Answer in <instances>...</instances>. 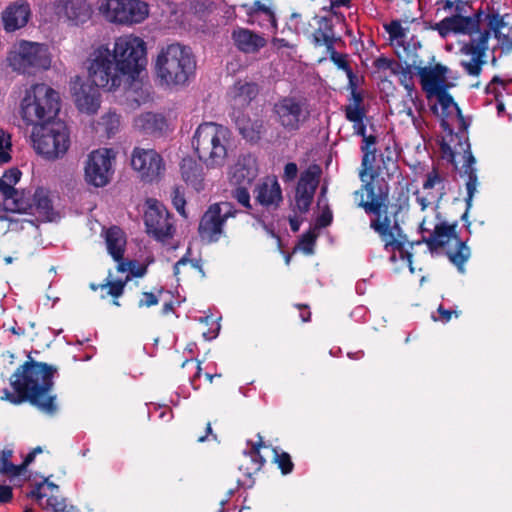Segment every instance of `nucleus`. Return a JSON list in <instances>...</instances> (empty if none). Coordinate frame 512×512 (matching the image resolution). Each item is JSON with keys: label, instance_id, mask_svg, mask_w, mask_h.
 <instances>
[{"label": "nucleus", "instance_id": "f257e3e1", "mask_svg": "<svg viewBox=\"0 0 512 512\" xmlns=\"http://www.w3.org/2000/svg\"><path fill=\"white\" fill-rule=\"evenodd\" d=\"M88 77L97 87L115 91L126 80H136L147 64L146 42L134 34L117 37L111 50L100 44L85 62Z\"/></svg>", "mask_w": 512, "mask_h": 512}, {"label": "nucleus", "instance_id": "f03ea898", "mask_svg": "<svg viewBox=\"0 0 512 512\" xmlns=\"http://www.w3.org/2000/svg\"><path fill=\"white\" fill-rule=\"evenodd\" d=\"M56 368L45 363L27 361L10 379L14 393L4 389L1 399L13 404L29 400L41 411L52 414L56 411L55 398L49 392L53 386Z\"/></svg>", "mask_w": 512, "mask_h": 512}, {"label": "nucleus", "instance_id": "7ed1b4c3", "mask_svg": "<svg viewBox=\"0 0 512 512\" xmlns=\"http://www.w3.org/2000/svg\"><path fill=\"white\" fill-rule=\"evenodd\" d=\"M385 29L397 56L400 59L412 61L413 70L428 96L444 91L448 68L441 64L423 65L421 60H417V51L421 47L420 41L410 33L408 27H404L400 22L392 21L385 26Z\"/></svg>", "mask_w": 512, "mask_h": 512}, {"label": "nucleus", "instance_id": "20e7f679", "mask_svg": "<svg viewBox=\"0 0 512 512\" xmlns=\"http://www.w3.org/2000/svg\"><path fill=\"white\" fill-rule=\"evenodd\" d=\"M196 69V60L187 46L172 43L162 47L156 57L155 73L160 85H185Z\"/></svg>", "mask_w": 512, "mask_h": 512}, {"label": "nucleus", "instance_id": "39448f33", "mask_svg": "<svg viewBox=\"0 0 512 512\" xmlns=\"http://www.w3.org/2000/svg\"><path fill=\"white\" fill-rule=\"evenodd\" d=\"M192 145L206 167L219 168L231 151V133L222 125L206 122L196 129Z\"/></svg>", "mask_w": 512, "mask_h": 512}, {"label": "nucleus", "instance_id": "423d86ee", "mask_svg": "<svg viewBox=\"0 0 512 512\" xmlns=\"http://www.w3.org/2000/svg\"><path fill=\"white\" fill-rule=\"evenodd\" d=\"M59 110V93L45 83L26 88L19 104L21 119L33 127L50 122Z\"/></svg>", "mask_w": 512, "mask_h": 512}, {"label": "nucleus", "instance_id": "0eeeda50", "mask_svg": "<svg viewBox=\"0 0 512 512\" xmlns=\"http://www.w3.org/2000/svg\"><path fill=\"white\" fill-rule=\"evenodd\" d=\"M426 228L419 229L422 234V242L428 246L431 252L443 251L463 273V265L470 256V250L457 236L456 225H450L442 221L440 217L436 219L431 228Z\"/></svg>", "mask_w": 512, "mask_h": 512}, {"label": "nucleus", "instance_id": "6e6552de", "mask_svg": "<svg viewBox=\"0 0 512 512\" xmlns=\"http://www.w3.org/2000/svg\"><path fill=\"white\" fill-rule=\"evenodd\" d=\"M380 174V167L374 165V156L367 153L362 157L361 169L359 171V178L362 182V188L355 191V200L358 205L362 207L366 213L375 215L374 219L380 217H389L383 213L384 202L387 197V187L382 184L378 176Z\"/></svg>", "mask_w": 512, "mask_h": 512}, {"label": "nucleus", "instance_id": "1a4fd4ad", "mask_svg": "<svg viewBox=\"0 0 512 512\" xmlns=\"http://www.w3.org/2000/svg\"><path fill=\"white\" fill-rule=\"evenodd\" d=\"M30 138L34 151L49 161L63 158L71 145L69 129L60 121L33 127Z\"/></svg>", "mask_w": 512, "mask_h": 512}, {"label": "nucleus", "instance_id": "9d476101", "mask_svg": "<svg viewBox=\"0 0 512 512\" xmlns=\"http://www.w3.org/2000/svg\"><path fill=\"white\" fill-rule=\"evenodd\" d=\"M370 227L379 235L384 243L385 251L391 254L390 261L392 263L401 261V267L407 266L413 272L412 253L410 251L413 244L407 240L398 222L391 217H380L372 219Z\"/></svg>", "mask_w": 512, "mask_h": 512}, {"label": "nucleus", "instance_id": "9b49d317", "mask_svg": "<svg viewBox=\"0 0 512 512\" xmlns=\"http://www.w3.org/2000/svg\"><path fill=\"white\" fill-rule=\"evenodd\" d=\"M9 65L19 73H31L36 69H48L51 58L48 48L39 43L20 41L14 44L7 57Z\"/></svg>", "mask_w": 512, "mask_h": 512}, {"label": "nucleus", "instance_id": "f8f14e48", "mask_svg": "<svg viewBox=\"0 0 512 512\" xmlns=\"http://www.w3.org/2000/svg\"><path fill=\"white\" fill-rule=\"evenodd\" d=\"M116 152L110 148H98L91 151L83 164L84 180L93 187L107 186L114 175Z\"/></svg>", "mask_w": 512, "mask_h": 512}, {"label": "nucleus", "instance_id": "ddd939ff", "mask_svg": "<svg viewBox=\"0 0 512 512\" xmlns=\"http://www.w3.org/2000/svg\"><path fill=\"white\" fill-rule=\"evenodd\" d=\"M99 10L107 21L125 25L141 23L149 15L147 3L141 0H102Z\"/></svg>", "mask_w": 512, "mask_h": 512}, {"label": "nucleus", "instance_id": "4468645a", "mask_svg": "<svg viewBox=\"0 0 512 512\" xmlns=\"http://www.w3.org/2000/svg\"><path fill=\"white\" fill-rule=\"evenodd\" d=\"M236 211L229 202H221L211 205L204 213L200 225L199 234L207 242L217 241L223 233L225 221L235 216Z\"/></svg>", "mask_w": 512, "mask_h": 512}, {"label": "nucleus", "instance_id": "2eb2a0df", "mask_svg": "<svg viewBox=\"0 0 512 512\" xmlns=\"http://www.w3.org/2000/svg\"><path fill=\"white\" fill-rule=\"evenodd\" d=\"M144 222L147 233L159 241H165L173 235V225L165 206L156 199L146 201Z\"/></svg>", "mask_w": 512, "mask_h": 512}, {"label": "nucleus", "instance_id": "dca6fc26", "mask_svg": "<svg viewBox=\"0 0 512 512\" xmlns=\"http://www.w3.org/2000/svg\"><path fill=\"white\" fill-rule=\"evenodd\" d=\"M131 166L138 172L141 179L148 182L157 180L165 171L163 158L154 149L134 148Z\"/></svg>", "mask_w": 512, "mask_h": 512}, {"label": "nucleus", "instance_id": "f3484780", "mask_svg": "<svg viewBox=\"0 0 512 512\" xmlns=\"http://www.w3.org/2000/svg\"><path fill=\"white\" fill-rule=\"evenodd\" d=\"M69 88L73 102L81 113L93 115L99 110L101 95L97 86L89 84L80 76H75L70 80Z\"/></svg>", "mask_w": 512, "mask_h": 512}, {"label": "nucleus", "instance_id": "a211bd4d", "mask_svg": "<svg viewBox=\"0 0 512 512\" xmlns=\"http://www.w3.org/2000/svg\"><path fill=\"white\" fill-rule=\"evenodd\" d=\"M488 39L489 33H478L476 38L462 45L460 53L463 58L460 64L468 75H480L482 66L486 63L485 52Z\"/></svg>", "mask_w": 512, "mask_h": 512}, {"label": "nucleus", "instance_id": "6ab92c4d", "mask_svg": "<svg viewBox=\"0 0 512 512\" xmlns=\"http://www.w3.org/2000/svg\"><path fill=\"white\" fill-rule=\"evenodd\" d=\"M278 122L287 130H297L306 121L309 111L305 103L293 97H284L274 106Z\"/></svg>", "mask_w": 512, "mask_h": 512}, {"label": "nucleus", "instance_id": "aec40b11", "mask_svg": "<svg viewBox=\"0 0 512 512\" xmlns=\"http://www.w3.org/2000/svg\"><path fill=\"white\" fill-rule=\"evenodd\" d=\"M460 149L463 153L460 151H457L456 148H452L446 144L442 146L443 152L449 156L450 161L457 165L461 160L464 161L463 164V172L465 175H467V181H466V190H467V205L470 206V203L472 201V198L476 192L477 189V176L475 173V169L473 165L475 164V158L472 156L470 152V147L467 143L460 144Z\"/></svg>", "mask_w": 512, "mask_h": 512}, {"label": "nucleus", "instance_id": "412c9836", "mask_svg": "<svg viewBox=\"0 0 512 512\" xmlns=\"http://www.w3.org/2000/svg\"><path fill=\"white\" fill-rule=\"evenodd\" d=\"M320 168L317 165L310 166L300 176L296 187L295 205L299 212L308 211L319 183Z\"/></svg>", "mask_w": 512, "mask_h": 512}, {"label": "nucleus", "instance_id": "4be33fe9", "mask_svg": "<svg viewBox=\"0 0 512 512\" xmlns=\"http://www.w3.org/2000/svg\"><path fill=\"white\" fill-rule=\"evenodd\" d=\"M56 491H58V486L45 479L36 485L29 496L36 500L44 512H75L73 507L67 508L65 499L54 495Z\"/></svg>", "mask_w": 512, "mask_h": 512}, {"label": "nucleus", "instance_id": "5701e85b", "mask_svg": "<svg viewBox=\"0 0 512 512\" xmlns=\"http://www.w3.org/2000/svg\"><path fill=\"white\" fill-rule=\"evenodd\" d=\"M436 29L442 37H446L451 32H454L467 34L470 36V40L476 38L478 33H489V31L479 28L478 19L462 15L444 18L436 25Z\"/></svg>", "mask_w": 512, "mask_h": 512}, {"label": "nucleus", "instance_id": "b1692460", "mask_svg": "<svg viewBox=\"0 0 512 512\" xmlns=\"http://www.w3.org/2000/svg\"><path fill=\"white\" fill-rule=\"evenodd\" d=\"M54 10L59 19L76 25L87 22L92 15V8L87 0H57Z\"/></svg>", "mask_w": 512, "mask_h": 512}, {"label": "nucleus", "instance_id": "393cba45", "mask_svg": "<svg viewBox=\"0 0 512 512\" xmlns=\"http://www.w3.org/2000/svg\"><path fill=\"white\" fill-rule=\"evenodd\" d=\"M414 197L415 205L422 214L419 229L431 228L436 219L440 218L439 204L442 196H439L438 193H427L417 190L414 193Z\"/></svg>", "mask_w": 512, "mask_h": 512}, {"label": "nucleus", "instance_id": "a878e982", "mask_svg": "<svg viewBox=\"0 0 512 512\" xmlns=\"http://www.w3.org/2000/svg\"><path fill=\"white\" fill-rule=\"evenodd\" d=\"M435 96L437 97V103L434 105V112L442 118V128L452 133L453 126L456 123L461 124L463 122L461 111L453 98L445 91Z\"/></svg>", "mask_w": 512, "mask_h": 512}, {"label": "nucleus", "instance_id": "bb28decb", "mask_svg": "<svg viewBox=\"0 0 512 512\" xmlns=\"http://www.w3.org/2000/svg\"><path fill=\"white\" fill-rule=\"evenodd\" d=\"M258 175L255 157L242 155L230 169V180L236 185H250Z\"/></svg>", "mask_w": 512, "mask_h": 512}, {"label": "nucleus", "instance_id": "cd10ccee", "mask_svg": "<svg viewBox=\"0 0 512 512\" xmlns=\"http://www.w3.org/2000/svg\"><path fill=\"white\" fill-rule=\"evenodd\" d=\"M234 45L247 54H253L266 46V39L261 35L242 27H237L231 34Z\"/></svg>", "mask_w": 512, "mask_h": 512}, {"label": "nucleus", "instance_id": "c85d7f7f", "mask_svg": "<svg viewBox=\"0 0 512 512\" xmlns=\"http://www.w3.org/2000/svg\"><path fill=\"white\" fill-rule=\"evenodd\" d=\"M30 17V7L26 2L17 1L10 4L2 14L6 31L12 32L24 27Z\"/></svg>", "mask_w": 512, "mask_h": 512}, {"label": "nucleus", "instance_id": "c756f323", "mask_svg": "<svg viewBox=\"0 0 512 512\" xmlns=\"http://www.w3.org/2000/svg\"><path fill=\"white\" fill-rule=\"evenodd\" d=\"M512 17L508 14L501 16L491 14L488 16L489 31L493 32L494 37L502 47H512Z\"/></svg>", "mask_w": 512, "mask_h": 512}, {"label": "nucleus", "instance_id": "7c9ffc66", "mask_svg": "<svg viewBox=\"0 0 512 512\" xmlns=\"http://www.w3.org/2000/svg\"><path fill=\"white\" fill-rule=\"evenodd\" d=\"M259 439L257 443L248 442L249 449L244 450L239 464V470L249 477L258 472L265 462L259 452L263 445L261 437Z\"/></svg>", "mask_w": 512, "mask_h": 512}, {"label": "nucleus", "instance_id": "2f4dec72", "mask_svg": "<svg viewBox=\"0 0 512 512\" xmlns=\"http://www.w3.org/2000/svg\"><path fill=\"white\" fill-rule=\"evenodd\" d=\"M256 200L263 206H277L282 200L280 185L276 179L267 178L256 188Z\"/></svg>", "mask_w": 512, "mask_h": 512}, {"label": "nucleus", "instance_id": "473e14b6", "mask_svg": "<svg viewBox=\"0 0 512 512\" xmlns=\"http://www.w3.org/2000/svg\"><path fill=\"white\" fill-rule=\"evenodd\" d=\"M258 94V86L255 83L238 81L229 90L230 102L234 107L242 108L248 105Z\"/></svg>", "mask_w": 512, "mask_h": 512}, {"label": "nucleus", "instance_id": "72a5a7b5", "mask_svg": "<svg viewBox=\"0 0 512 512\" xmlns=\"http://www.w3.org/2000/svg\"><path fill=\"white\" fill-rule=\"evenodd\" d=\"M247 14L249 16L250 23H257L259 26L263 28H267L268 26H270L273 29V31L276 32V17L273 10L269 6L259 1H256L254 5L249 9Z\"/></svg>", "mask_w": 512, "mask_h": 512}, {"label": "nucleus", "instance_id": "f704fd0d", "mask_svg": "<svg viewBox=\"0 0 512 512\" xmlns=\"http://www.w3.org/2000/svg\"><path fill=\"white\" fill-rule=\"evenodd\" d=\"M34 210L31 214H37L46 221H54L58 215L53 210L48 192L44 189H37L33 195Z\"/></svg>", "mask_w": 512, "mask_h": 512}, {"label": "nucleus", "instance_id": "c9c22d12", "mask_svg": "<svg viewBox=\"0 0 512 512\" xmlns=\"http://www.w3.org/2000/svg\"><path fill=\"white\" fill-rule=\"evenodd\" d=\"M181 174L183 180L195 190L203 188V169L191 158H185L181 162Z\"/></svg>", "mask_w": 512, "mask_h": 512}, {"label": "nucleus", "instance_id": "e433bc0d", "mask_svg": "<svg viewBox=\"0 0 512 512\" xmlns=\"http://www.w3.org/2000/svg\"><path fill=\"white\" fill-rule=\"evenodd\" d=\"M105 239L109 254L115 261H121L126 245L124 232L118 227H111L106 231Z\"/></svg>", "mask_w": 512, "mask_h": 512}, {"label": "nucleus", "instance_id": "4c0bfd02", "mask_svg": "<svg viewBox=\"0 0 512 512\" xmlns=\"http://www.w3.org/2000/svg\"><path fill=\"white\" fill-rule=\"evenodd\" d=\"M134 125L136 128L147 133H154L156 131H161L164 128L165 120L159 114L147 112L139 115L134 120Z\"/></svg>", "mask_w": 512, "mask_h": 512}, {"label": "nucleus", "instance_id": "58836bf2", "mask_svg": "<svg viewBox=\"0 0 512 512\" xmlns=\"http://www.w3.org/2000/svg\"><path fill=\"white\" fill-rule=\"evenodd\" d=\"M6 207L18 213L31 214L34 210L33 197L31 198L30 193L14 191V194L5 201Z\"/></svg>", "mask_w": 512, "mask_h": 512}, {"label": "nucleus", "instance_id": "ea45409f", "mask_svg": "<svg viewBox=\"0 0 512 512\" xmlns=\"http://www.w3.org/2000/svg\"><path fill=\"white\" fill-rule=\"evenodd\" d=\"M379 67H387L391 68L393 73L397 74L399 76L400 83L404 86V88L408 91V95L412 98V92H413V82H412V70L413 66L412 64L407 67V69L399 67V65H396V67H392V62L381 58L377 60Z\"/></svg>", "mask_w": 512, "mask_h": 512}, {"label": "nucleus", "instance_id": "a19ab883", "mask_svg": "<svg viewBox=\"0 0 512 512\" xmlns=\"http://www.w3.org/2000/svg\"><path fill=\"white\" fill-rule=\"evenodd\" d=\"M119 127L120 116L116 112L109 110L96 122L95 130L111 136L118 131Z\"/></svg>", "mask_w": 512, "mask_h": 512}, {"label": "nucleus", "instance_id": "79ce46f5", "mask_svg": "<svg viewBox=\"0 0 512 512\" xmlns=\"http://www.w3.org/2000/svg\"><path fill=\"white\" fill-rule=\"evenodd\" d=\"M314 43L318 46H325L327 50H332L334 47V33L332 28L327 22L323 23L313 34Z\"/></svg>", "mask_w": 512, "mask_h": 512}, {"label": "nucleus", "instance_id": "37998d69", "mask_svg": "<svg viewBox=\"0 0 512 512\" xmlns=\"http://www.w3.org/2000/svg\"><path fill=\"white\" fill-rule=\"evenodd\" d=\"M419 190L427 193H438L439 196L443 197V178L439 175V173L436 170H432L427 174L426 180L424 181L422 188Z\"/></svg>", "mask_w": 512, "mask_h": 512}, {"label": "nucleus", "instance_id": "c03bdc74", "mask_svg": "<svg viewBox=\"0 0 512 512\" xmlns=\"http://www.w3.org/2000/svg\"><path fill=\"white\" fill-rule=\"evenodd\" d=\"M12 143L9 133L0 128V163H8L11 160Z\"/></svg>", "mask_w": 512, "mask_h": 512}, {"label": "nucleus", "instance_id": "a18cd8bd", "mask_svg": "<svg viewBox=\"0 0 512 512\" xmlns=\"http://www.w3.org/2000/svg\"><path fill=\"white\" fill-rule=\"evenodd\" d=\"M327 52L330 54V59L334 62V64L337 65L338 68L345 71L347 77L350 79V81H352L353 72L346 61V56L337 53L334 47H332V50H327Z\"/></svg>", "mask_w": 512, "mask_h": 512}, {"label": "nucleus", "instance_id": "49530a36", "mask_svg": "<svg viewBox=\"0 0 512 512\" xmlns=\"http://www.w3.org/2000/svg\"><path fill=\"white\" fill-rule=\"evenodd\" d=\"M346 118L353 123H360L365 116V112L358 104H349L345 109Z\"/></svg>", "mask_w": 512, "mask_h": 512}, {"label": "nucleus", "instance_id": "de8ad7c7", "mask_svg": "<svg viewBox=\"0 0 512 512\" xmlns=\"http://www.w3.org/2000/svg\"><path fill=\"white\" fill-rule=\"evenodd\" d=\"M275 453V461L278 463L279 468L281 469L283 474H288L293 469V463L291 461L290 455L288 453H278L277 450H274Z\"/></svg>", "mask_w": 512, "mask_h": 512}, {"label": "nucleus", "instance_id": "09e8293b", "mask_svg": "<svg viewBox=\"0 0 512 512\" xmlns=\"http://www.w3.org/2000/svg\"><path fill=\"white\" fill-rule=\"evenodd\" d=\"M172 203L175 207V209L178 211V213L183 216L187 217L186 211H185V198L184 193L180 188H175L172 192Z\"/></svg>", "mask_w": 512, "mask_h": 512}, {"label": "nucleus", "instance_id": "8fccbe9b", "mask_svg": "<svg viewBox=\"0 0 512 512\" xmlns=\"http://www.w3.org/2000/svg\"><path fill=\"white\" fill-rule=\"evenodd\" d=\"M248 185H238L233 192V198L245 208H250V194L247 190Z\"/></svg>", "mask_w": 512, "mask_h": 512}, {"label": "nucleus", "instance_id": "3c124183", "mask_svg": "<svg viewBox=\"0 0 512 512\" xmlns=\"http://www.w3.org/2000/svg\"><path fill=\"white\" fill-rule=\"evenodd\" d=\"M118 271L127 272L129 271L133 276L141 277L145 274V268L139 267L133 261L120 262L118 261Z\"/></svg>", "mask_w": 512, "mask_h": 512}, {"label": "nucleus", "instance_id": "603ef678", "mask_svg": "<svg viewBox=\"0 0 512 512\" xmlns=\"http://www.w3.org/2000/svg\"><path fill=\"white\" fill-rule=\"evenodd\" d=\"M22 470V466L14 465L8 460H2L0 463V473L2 474L17 476L22 472Z\"/></svg>", "mask_w": 512, "mask_h": 512}, {"label": "nucleus", "instance_id": "864d4df0", "mask_svg": "<svg viewBox=\"0 0 512 512\" xmlns=\"http://www.w3.org/2000/svg\"><path fill=\"white\" fill-rule=\"evenodd\" d=\"M20 178L21 172L17 168L9 169L2 176V179L11 187H14L19 182Z\"/></svg>", "mask_w": 512, "mask_h": 512}, {"label": "nucleus", "instance_id": "5fc2aeb1", "mask_svg": "<svg viewBox=\"0 0 512 512\" xmlns=\"http://www.w3.org/2000/svg\"><path fill=\"white\" fill-rule=\"evenodd\" d=\"M363 142H364V145L361 147L362 151H363V157L367 154V153H370L374 156V164L376 163V150L374 148V144H375V137L374 136H366L364 134L363 136Z\"/></svg>", "mask_w": 512, "mask_h": 512}, {"label": "nucleus", "instance_id": "6e6d98bb", "mask_svg": "<svg viewBox=\"0 0 512 512\" xmlns=\"http://www.w3.org/2000/svg\"><path fill=\"white\" fill-rule=\"evenodd\" d=\"M130 279L129 276L126 277L125 281H114L109 283V294L114 297H119L122 295L125 283Z\"/></svg>", "mask_w": 512, "mask_h": 512}, {"label": "nucleus", "instance_id": "4d7b16f0", "mask_svg": "<svg viewBox=\"0 0 512 512\" xmlns=\"http://www.w3.org/2000/svg\"><path fill=\"white\" fill-rule=\"evenodd\" d=\"M315 237L312 234H307L303 236L300 242V249L305 254L313 253V245H314Z\"/></svg>", "mask_w": 512, "mask_h": 512}, {"label": "nucleus", "instance_id": "13d9d810", "mask_svg": "<svg viewBox=\"0 0 512 512\" xmlns=\"http://www.w3.org/2000/svg\"><path fill=\"white\" fill-rule=\"evenodd\" d=\"M332 212L328 207H325L317 218V225L319 227H326L332 222Z\"/></svg>", "mask_w": 512, "mask_h": 512}, {"label": "nucleus", "instance_id": "bf43d9fd", "mask_svg": "<svg viewBox=\"0 0 512 512\" xmlns=\"http://www.w3.org/2000/svg\"><path fill=\"white\" fill-rule=\"evenodd\" d=\"M298 168L295 163H288L285 165L283 179L284 181H292L296 178Z\"/></svg>", "mask_w": 512, "mask_h": 512}, {"label": "nucleus", "instance_id": "052dcab7", "mask_svg": "<svg viewBox=\"0 0 512 512\" xmlns=\"http://www.w3.org/2000/svg\"><path fill=\"white\" fill-rule=\"evenodd\" d=\"M158 303V298L149 292L143 293V298L139 301V307H151Z\"/></svg>", "mask_w": 512, "mask_h": 512}, {"label": "nucleus", "instance_id": "680f3d73", "mask_svg": "<svg viewBox=\"0 0 512 512\" xmlns=\"http://www.w3.org/2000/svg\"><path fill=\"white\" fill-rule=\"evenodd\" d=\"M438 313L439 317L433 316V319L435 321H442L443 323H447L448 321H450L452 314H455L456 317L458 316V313L456 311L446 310L442 306H439Z\"/></svg>", "mask_w": 512, "mask_h": 512}, {"label": "nucleus", "instance_id": "e2e57ef3", "mask_svg": "<svg viewBox=\"0 0 512 512\" xmlns=\"http://www.w3.org/2000/svg\"><path fill=\"white\" fill-rule=\"evenodd\" d=\"M16 189L8 185L2 177L0 178V193L5 197V201L14 194Z\"/></svg>", "mask_w": 512, "mask_h": 512}, {"label": "nucleus", "instance_id": "0e129e2a", "mask_svg": "<svg viewBox=\"0 0 512 512\" xmlns=\"http://www.w3.org/2000/svg\"><path fill=\"white\" fill-rule=\"evenodd\" d=\"M12 499V489L6 485H0V503H7Z\"/></svg>", "mask_w": 512, "mask_h": 512}, {"label": "nucleus", "instance_id": "69168bd1", "mask_svg": "<svg viewBox=\"0 0 512 512\" xmlns=\"http://www.w3.org/2000/svg\"><path fill=\"white\" fill-rule=\"evenodd\" d=\"M404 112H405V114H406V115L411 119V121H412V123H413L414 127H415L417 130H419V131H420V130H421V128H422V123H423V121H422L420 118H418V117H416V116H415V114H414V112H413V110H412L411 108H407V109H405V110H404Z\"/></svg>", "mask_w": 512, "mask_h": 512}, {"label": "nucleus", "instance_id": "338daca9", "mask_svg": "<svg viewBox=\"0 0 512 512\" xmlns=\"http://www.w3.org/2000/svg\"><path fill=\"white\" fill-rule=\"evenodd\" d=\"M239 130H240V133L247 139L253 141L255 139L258 138V133L259 131H249L245 126H242L241 124H239Z\"/></svg>", "mask_w": 512, "mask_h": 512}, {"label": "nucleus", "instance_id": "774afa93", "mask_svg": "<svg viewBox=\"0 0 512 512\" xmlns=\"http://www.w3.org/2000/svg\"><path fill=\"white\" fill-rule=\"evenodd\" d=\"M353 127H354L356 134L364 136V134L366 132V127L363 123V120H361L360 123H354Z\"/></svg>", "mask_w": 512, "mask_h": 512}]
</instances>
